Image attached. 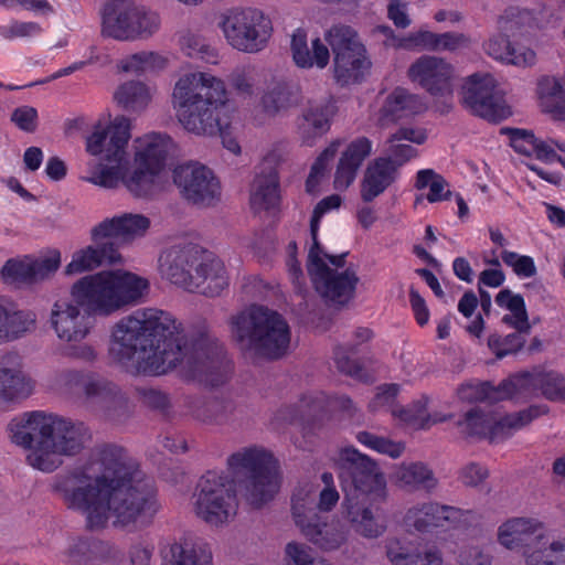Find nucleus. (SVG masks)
I'll use <instances>...</instances> for the list:
<instances>
[{
  "label": "nucleus",
  "instance_id": "nucleus-3",
  "mask_svg": "<svg viewBox=\"0 0 565 565\" xmlns=\"http://www.w3.org/2000/svg\"><path fill=\"white\" fill-rule=\"evenodd\" d=\"M150 282L137 273L113 268L75 280L68 296L60 297L50 307L47 323L56 339L66 345L68 358L93 362L97 352L85 343L94 330L93 316L108 317L141 303Z\"/></svg>",
  "mask_w": 565,
  "mask_h": 565
},
{
  "label": "nucleus",
  "instance_id": "nucleus-34",
  "mask_svg": "<svg viewBox=\"0 0 565 565\" xmlns=\"http://www.w3.org/2000/svg\"><path fill=\"white\" fill-rule=\"evenodd\" d=\"M337 113L335 100L330 97L321 102H310L302 110L298 120V134L303 141L310 142L324 134L330 126L331 118Z\"/></svg>",
  "mask_w": 565,
  "mask_h": 565
},
{
  "label": "nucleus",
  "instance_id": "nucleus-64",
  "mask_svg": "<svg viewBox=\"0 0 565 565\" xmlns=\"http://www.w3.org/2000/svg\"><path fill=\"white\" fill-rule=\"evenodd\" d=\"M457 396L463 402L497 401V388L488 383L463 384L457 390Z\"/></svg>",
  "mask_w": 565,
  "mask_h": 565
},
{
  "label": "nucleus",
  "instance_id": "nucleus-36",
  "mask_svg": "<svg viewBox=\"0 0 565 565\" xmlns=\"http://www.w3.org/2000/svg\"><path fill=\"white\" fill-rule=\"evenodd\" d=\"M157 94L154 85L142 81H128L120 84L114 92V102L131 114L143 113Z\"/></svg>",
  "mask_w": 565,
  "mask_h": 565
},
{
  "label": "nucleus",
  "instance_id": "nucleus-51",
  "mask_svg": "<svg viewBox=\"0 0 565 565\" xmlns=\"http://www.w3.org/2000/svg\"><path fill=\"white\" fill-rule=\"evenodd\" d=\"M428 397L423 396L408 406L392 408V416L401 424L415 429H426Z\"/></svg>",
  "mask_w": 565,
  "mask_h": 565
},
{
  "label": "nucleus",
  "instance_id": "nucleus-10",
  "mask_svg": "<svg viewBox=\"0 0 565 565\" xmlns=\"http://www.w3.org/2000/svg\"><path fill=\"white\" fill-rule=\"evenodd\" d=\"M217 26L232 49L249 54L263 51L273 35L269 15L256 7L225 10L218 18Z\"/></svg>",
  "mask_w": 565,
  "mask_h": 565
},
{
  "label": "nucleus",
  "instance_id": "nucleus-26",
  "mask_svg": "<svg viewBox=\"0 0 565 565\" xmlns=\"http://www.w3.org/2000/svg\"><path fill=\"white\" fill-rule=\"evenodd\" d=\"M551 18V9L543 2L534 7L510 6L499 15L497 26L500 31L511 32L512 35H523L544 29Z\"/></svg>",
  "mask_w": 565,
  "mask_h": 565
},
{
  "label": "nucleus",
  "instance_id": "nucleus-33",
  "mask_svg": "<svg viewBox=\"0 0 565 565\" xmlns=\"http://www.w3.org/2000/svg\"><path fill=\"white\" fill-rule=\"evenodd\" d=\"M391 481L396 488L406 491L433 492L438 486L435 472L423 461H403L395 465Z\"/></svg>",
  "mask_w": 565,
  "mask_h": 565
},
{
  "label": "nucleus",
  "instance_id": "nucleus-24",
  "mask_svg": "<svg viewBox=\"0 0 565 565\" xmlns=\"http://www.w3.org/2000/svg\"><path fill=\"white\" fill-rule=\"evenodd\" d=\"M35 380L25 367L23 358L10 352L0 360V391L7 403L25 401L35 392Z\"/></svg>",
  "mask_w": 565,
  "mask_h": 565
},
{
  "label": "nucleus",
  "instance_id": "nucleus-45",
  "mask_svg": "<svg viewBox=\"0 0 565 565\" xmlns=\"http://www.w3.org/2000/svg\"><path fill=\"white\" fill-rule=\"evenodd\" d=\"M415 188L419 191L428 190L426 199L429 203L447 201L451 198L448 182L433 169H423L417 172Z\"/></svg>",
  "mask_w": 565,
  "mask_h": 565
},
{
  "label": "nucleus",
  "instance_id": "nucleus-44",
  "mask_svg": "<svg viewBox=\"0 0 565 565\" xmlns=\"http://www.w3.org/2000/svg\"><path fill=\"white\" fill-rule=\"evenodd\" d=\"M167 58L153 51H140L125 56L117 63L119 72L129 74L153 73L167 66Z\"/></svg>",
  "mask_w": 565,
  "mask_h": 565
},
{
  "label": "nucleus",
  "instance_id": "nucleus-61",
  "mask_svg": "<svg viewBox=\"0 0 565 565\" xmlns=\"http://www.w3.org/2000/svg\"><path fill=\"white\" fill-rule=\"evenodd\" d=\"M502 262L512 268L513 273L520 278H531L536 275L534 259L527 255H520L515 252L503 249L500 253Z\"/></svg>",
  "mask_w": 565,
  "mask_h": 565
},
{
  "label": "nucleus",
  "instance_id": "nucleus-46",
  "mask_svg": "<svg viewBox=\"0 0 565 565\" xmlns=\"http://www.w3.org/2000/svg\"><path fill=\"white\" fill-rule=\"evenodd\" d=\"M62 263V254L58 249H49L45 254L34 257L29 256L31 284L45 281L54 276Z\"/></svg>",
  "mask_w": 565,
  "mask_h": 565
},
{
  "label": "nucleus",
  "instance_id": "nucleus-40",
  "mask_svg": "<svg viewBox=\"0 0 565 565\" xmlns=\"http://www.w3.org/2000/svg\"><path fill=\"white\" fill-rule=\"evenodd\" d=\"M511 147L519 153L535 157L544 162L556 160L553 146L546 140L537 139L531 131L513 129L510 134Z\"/></svg>",
  "mask_w": 565,
  "mask_h": 565
},
{
  "label": "nucleus",
  "instance_id": "nucleus-25",
  "mask_svg": "<svg viewBox=\"0 0 565 565\" xmlns=\"http://www.w3.org/2000/svg\"><path fill=\"white\" fill-rule=\"evenodd\" d=\"M82 396L87 407L108 416L116 415L128 404L127 396L116 383L95 373L86 374Z\"/></svg>",
  "mask_w": 565,
  "mask_h": 565
},
{
  "label": "nucleus",
  "instance_id": "nucleus-56",
  "mask_svg": "<svg viewBox=\"0 0 565 565\" xmlns=\"http://www.w3.org/2000/svg\"><path fill=\"white\" fill-rule=\"evenodd\" d=\"M315 497L309 489H301L292 498V515L296 525L302 531V525L311 524L315 516Z\"/></svg>",
  "mask_w": 565,
  "mask_h": 565
},
{
  "label": "nucleus",
  "instance_id": "nucleus-31",
  "mask_svg": "<svg viewBox=\"0 0 565 565\" xmlns=\"http://www.w3.org/2000/svg\"><path fill=\"white\" fill-rule=\"evenodd\" d=\"M227 285L228 276L223 262L204 250L186 291L214 297L218 296Z\"/></svg>",
  "mask_w": 565,
  "mask_h": 565
},
{
  "label": "nucleus",
  "instance_id": "nucleus-32",
  "mask_svg": "<svg viewBox=\"0 0 565 565\" xmlns=\"http://www.w3.org/2000/svg\"><path fill=\"white\" fill-rule=\"evenodd\" d=\"M330 46L321 38H315L308 43L307 33L297 29L290 41V53L294 63L300 68L323 70L330 62Z\"/></svg>",
  "mask_w": 565,
  "mask_h": 565
},
{
  "label": "nucleus",
  "instance_id": "nucleus-19",
  "mask_svg": "<svg viewBox=\"0 0 565 565\" xmlns=\"http://www.w3.org/2000/svg\"><path fill=\"white\" fill-rule=\"evenodd\" d=\"M173 181L180 194L194 204L211 205L221 196V185L207 167L191 162L177 167Z\"/></svg>",
  "mask_w": 565,
  "mask_h": 565
},
{
  "label": "nucleus",
  "instance_id": "nucleus-58",
  "mask_svg": "<svg viewBox=\"0 0 565 565\" xmlns=\"http://www.w3.org/2000/svg\"><path fill=\"white\" fill-rule=\"evenodd\" d=\"M536 51L521 39H511L508 56L504 65L519 68L532 67L536 64Z\"/></svg>",
  "mask_w": 565,
  "mask_h": 565
},
{
  "label": "nucleus",
  "instance_id": "nucleus-60",
  "mask_svg": "<svg viewBox=\"0 0 565 565\" xmlns=\"http://www.w3.org/2000/svg\"><path fill=\"white\" fill-rule=\"evenodd\" d=\"M497 29L499 28L497 26ZM511 36H513L511 32L497 30V32L489 35V38L483 42L482 50L484 54L492 60L504 64L511 43Z\"/></svg>",
  "mask_w": 565,
  "mask_h": 565
},
{
  "label": "nucleus",
  "instance_id": "nucleus-12",
  "mask_svg": "<svg viewBox=\"0 0 565 565\" xmlns=\"http://www.w3.org/2000/svg\"><path fill=\"white\" fill-rule=\"evenodd\" d=\"M324 41L333 54V76L337 83L355 84L369 74L372 62L353 28L345 24L332 25L324 32Z\"/></svg>",
  "mask_w": 565,
  "mask_h": 565
},
{
  "label": "nucleus",
  "instance_id": "nucleus-8",
  "mask_svg": "<svg viewBox=\"0 0 565 565\" xmlns=\"http://www.w3.org/2000/svg\"><path fill=\"white\" fill-rule=\"evenodd\" d=\"M227 468L235 478H244L239 491L254 508H262L279 491V462L263 446L252 445L237 449L227 458Z\"/></svg>",
  "mask_w": 565,
  "mask_h": 565
},
{
  "label": "nucleus",
  "instance_id": "nucleus-39",
  "mask_svg": "<svg viewBox=\"0 0 565 565\" xmlns=\"http://www.w3.org/2000/svg\"><path fill=\"white\" fill-rule=\"evenodd\" d=\"M547 413L545 406H530L529 408L514 414L501 415L492 413L491 441L498 443L512 436L515 431L527 426L534 419Z\"/></svg>",
  "mask_w": 565,
  "mask_h": 565
},
{
  "label": "nucleus",
  "instance_id": "nucleus-15",
  "mask_svg": "<svg viewBox=\"0 0 565 565\" xmlns=\"http://www.w3.org/2000/svg\"><path fill=\"white\" fill-rule=\"evenodd\" d=\"M462 105L473 115L498 121L511 114L504 99V90L497 78L488 72L467 76L461 85Z\"/></svg>",
  "mask_w": 565,
  "mask_h": 565
},
{
  "label": "nucleus",
  "instance_id": "nucleus-42",
  "mask_svg": "<svg viewBox=\"0 0 565 565\" xmlns=\"http://www.w3.org/2000/svg\"><path fill=\"white\" fill-rule=\"evenodd\" d=\"M497 305L508 310L509 313L502 318V321L521 332L530 331L529 316L524 299L521 295L514 294L510 289H502L495 297Z\"/></svg>",
  "mask_w": 565,
  "mask_h": 565
},
{
  "label": "nucleus",
  "instance_id": "nucleus-30",
  "mask_svg": "<svg viewBox=\"0 0 565 565\" xmlns=\"http://www.w3.org/2000/svg\"><path fill=\"white\" fill-rule=\"evenodd\" d=\"M397 164L388 157H377L366 166L361 183L360 196L370 203L382 195L398 179Z\"/></svg>",
  "mask_w": 565,
  "mask_h": 565
},
{
  "label": "nucleus",
  "instance_id": "nucleus-20",
  "mask_svg": "<svg viewBox=\"0 0 565 565\" xmlns=\"http://www.w3.org/2000/svg\"><path fill=\"white\" fill-rule=\"evenodd\" d=\"M408 79L430 95L445 96L452 92L455 67L436 55H422L407 70Z\"/></svg>",
  "mask_w": 565,
  "mask_h": 565
},
{
  "label": "nucleus",
  "instance_id": "nucleus-6",
  "mask_svg": "<svg viewBox=\"0 0 565 565\" xmlns=\"http://www.w3.org/2000/svg\"><path fill=\"white\" fill-rule=\"evenodd\" d=\"M228 102L225 81L211 72L182 73L171 92V106L179 124L196 136H211L220 129L217 110Z\"/></svg>",
  "mask_w": 565,
  "mask_h": 565
},
{
  "label": "nucleus",
  "instance_id": "nucleus-38",
  "mask_svg": "<svg viewBox=\"0 0 565 565\" xmlns=\"http://www.w3.org/2000/svg\"><path fill=\"white\" fill-rule=\"evenodd\" d=\"M280 200L278 175L270 167L256 174L250 192V206L257 212L270 211L278 206Z\"/></svg>",
  "mask_w": 565,
  "mask_h": 565
},
{
  "label": "nucleus",
  "instance_id": "nucleus-43",
  "mask_svg": "<svg viewBox=\"0 0 565 565\" xmlns=\"http://www.w3.org/2000/svg\"><path fill=\"white\" fill-rule=\"evenodd\" d=\"M181 51L191 58L215 65L218 63V50L206 38L193 31H184L179 39Z\"/></svg>",
  "mask_w": 565,
  "mask_h": 565
},
{
  "label": "nucleus",
  "instance_id": "nucleus-9",
  "mask_svg": "<svg viewBox=\"0 0 565 565\" xmlns=\"http://www.w3.org/2000/svg\"><path fill=\"white\" fill-rule=\"evenodd\" d=\"M102 35L119 42L149 40L161 28L160 13L132 0H109L100 12Z\"/></svg>",
  "mask_w": 565,
  "mask_h": 565
},
{
  "label": "nucleus",
  "instance_id": "nucleus-53",
  "mask_svg": "<svg viewBox=\"0 0 565 565\" xmlns=\"http://www.w3.org/2000/svg\"><path fill=\"white\" fill-rule=\"evenodd\" d=\"M545 539L543 551L532 557V565H565V532Z\"/></svg>",
  "mask_w": 565,
  "mask_h": 565
},
{
  "label": "nucleus",
  "instance_id": "nucleus-49",
  "mask_svg": "<svg viewBox=\"0 0 565 565\" xmlns=\"http://www.w3.org/2000/svg\"><path fill=\"white\" fill-rule=\"evenodd\" d=\"M230 84L235 94L246 100L255 96L262 81L260 75L254 67H241L231 73Z\"/></svg>",
  "mask_w": 565,
  "mask_h": 565
},
{
  "label": "nucleus",
  "instance_id": "nucleus-47",
  "mask_svg": "<svg viewBox=\"0 0 565 565\" xmlns=\"http://www.w3.org/2000/svg\"><path fill=\"white\" fill-rule=\"evenodd\" d=\"M340 140L332 141L317 158L311 167L310 173L306 182L308 193L315 194L320 190L321 184L327 178L329 163L333 160L339 151Z\"/></svg>",
  "mask_w": 565,
  "mask_h": 565
},
{
  "label": "nucleus",
  "instance_id": "nucleus-41",
  "mask_svg": "<svg viewBox=\"0 0 565 565\" xmlns=\"http://www.w3.org/2000/svg\"><path fill=\"white\" fill-rule=\"evenodd\" d=\"M164 565H212V551L203 542L175 543Z\"/></svg>",
  "mask_w": 565,
  "mask_h": 565
},
{
  "label": "nucleus",
  "instance_id": "nucleus-21",
  "mask_svg": "<svg viewBox=\"0 0 565 565\" xmlns=\"http://www.w3.org/2000/svg\"><path fill=\"white\" fill-rule=\"evenodd\" d=\"M263 84L259 102L252 111L256 125H264L299 105L301 96L297 86L275 76L265 79Z\"/></svg>",
  "mask_w": 565,
  "mask_h": 565
},
{
  "label": "nucleus",
  "instance_id": "nucleus-59",
  "mask_svg": "<svg viewBox=\"0 0 565 565\" xmlns=\"http://www.w3.org/2000/svg\"><path fill=\"white\" fill-rule=\"evenodd\" d=\"M0 276L9 284H31L29 256L7 260L0 270Z\"/></svg>",
  "mask_w": 565,
  "mask_h": 565
},
{
  "label": "nucleus",
  "instance_id": "nucleus-55",
  "mask_svg": "<svg viewBox=\"0 0 565 565\" xmlns=\"http://www.w3.org/2000/svg\"><path fill=\"white\" fill-rule=\"evenodd\" d=\"M356 439L369 449L386 455L393 459L399 458L405 451L404 443L395 441L369 431L358 433Z\"/></svg>",
  "mask_w": 565,
  "mask_h": 565
},
{
  "label": "nucleus",
  "instance_id": "nucleus-1",
  "mask_svg": "<svg viewBox=\"0 0 565 565\" xmlns=\"http://www.w3.org/2000/svg\"><path fill=\"white\" fill-rule=\"evenodd\" d=\"M52 489L93 531L147 527L162 507L153 481L117 446L99 448L85 466L57 475Z\"/></svg>",
  "mask_w": 565,
  "mask_h": 565
},
{
  "label": "nucleus",
  "instance_id": "nucleus-37",
  "mask_svg": "<svg viewBox=\"0 0 565 565\" xmlns=\"http://www.w3.org/2000/svg\"><path fill=\"white\" fill-rule=\"evenodd\" d=\"M375 504L366 501H347L345 515L354 531L366 539H377L386 531L385 524L375 515Z\"/></svg>",
  "mask_w": 565,
  "mask_h": 565
},
{
  "label": "nucleus",
  "instance_id": "nucleus-23",
  "mask_svg": "<svg viewBox=\"0 0 565 565\" xmlns=\"http://www.w3.org/2000/svg\"><path fill=\"white\" fill-rule=\"evenodd\" d=\"M426 108L423 99L403 87L380 94L372 117L380 127H387L402 119L409 118L424 111Z\"/></svg>",
  "mask_w": 565,
  "mask_h": 565
},
{
  "label": "nucleus",
  "instance_id": "nucleus-62",
  "mask_svg": "<svg viewBox=\"0 0 565 565\" xmlns=\"http://www.w3.org/2000/svg\"><path fill=\"white\" fill-rule=\"evenodd\" d=\"M342 204V198L339 194H331L329 196L323 198L321 201L317 203L312 211L311 220H310V233L312 238V246L319 245L317 241L318 231L320 221L322 217L338 210Z\"/></svg>",
  "mask_w": 565,
  "mask_h": 565
},
{
  "label": "nucleus",
  "instance_id": "nucleus-57",
  "mask_svg": "<svg viewBox=\"0 0 565 565\" xmlns=\"http://www.w3.org/2000/svg\"><path fill=\"white\" fill-rule=\"evenodd\" d=\"M43 29L35 21L12 20L7 24L0 25V36L4 40H31L42 34Z\"/></svg>",
  "mask_w": 565,
  "mask_h": 565
},
{
  "label": "nucleus",
  "instance_id": "nucleus-7",
  "mask_svg": "<svg viewBox=\"0 0 565 565\" xmlns=\"http://www.w3.org/2000/svg\"><path fill=\"white\" fill-rule=\"evenodd\" d=\"M231 332L239 351L247 358L279 359L290 348L291 329L277 311L253 306L234 316Z\"/></svg>",
  "mask_w": 565,
  "mask_h": 565
},
{
  "label": "nucleus",
  "instance_id": "nucleus-29",
  "mask_svg": "<svg viewBox=\"0 0 565 565\" xmlns=\"http://www.w3.org/2000/svg\"><path fill=\"white\" fill-rule=\"evenodd\" d=\"M373 142L366 137L350 140L341 151L333 179L337 190H347L355 180L363 162L372 154Z\"/></svg>",
  "mask_w": 565,
  "mask_h": 565
},
{
  "label": "nucleus",
  "instance_id": "nucleus-52",
  "mask_svg": "<svg viewBox=\"0 0 565 565\" xmlns=\"http://www.w3.org/2000/svg\"><path fill=\"white\" fill-rule=\"evenodd\" d=\"M0 303L6 313V318L3 320L2 330H3V341L12 337H19L31 329L34 328L35 324V313L32 311H14L9 312L3 298L0 297Z\"/></svg>",
  "mask_w": 565,
  "mask_h": 565
},
{
  "label": "nucleus",
  "instance_id": "nucleus-16",
  "mask_svg": "<svg viewBox=\"0 0 565 565\" xmlns=\"http://www.w3.org/2000/svg\"><path fill=\"white\" fill-rule=\"evenodd\" d=\"M449 523L458 529L469 530L480 524V515L470 510L441 505L436 502H418L408 507L403 515V526L411 531L425 532L433 526Z\"/></svg>",
  "mask_w": 565,
  "mask_h": 565
},
{
  "label": "nucleus",
  "instance_id": "nucleus-14",
  "mask_svg": "<svg viewBox=\"0 0 565 565\" xmlns=\"http://www.w3.org/2000/svg\"><path fill=\"white\" fill-rule=\"evenodd\" d=\"M335 461L349 469L356 501L381 504L388 499L386 477L374 459L352 446H344L338 449Z\"/></svg>",
  "mask_w": 565,
  "mask_h": 565
},
{
  "label": "nucleus",
  "instance_id": "nucleus-50",
  "mask_svg": "<svg viewBox=\"0 0 565 565\" xmlns=\"http://www.w3.org/2000/svg\"><path fill=\"white\" fill-rule=\"evenodd\" d=\"M451 554L458 565H492L493 556L488 548L473 541L457 545Z\"/></svg>",
  "mask_w": 565,
  "mask_h": 565
},
{
  "label": "nucleus",
  "instance_id": "nucleus-48",
  "mask_svg": "<svg viewBox=\"0 0 565 565\" xmlns=\"http://www.w3.org/2000/svg\"><path fill=\"white\" fill-rule=\"evenodd\" d=\"M492 419V412L475 408L465 415V418L458 423V426L461 433L467 436L484 437L491 441Z\"/></svg>",
  "mask_w": 565,
  "mask_h": 565
},
{
  "label": "nucleus",
  "instance_id": "nucleus-5",
  "mask_svg": "<svg viewBox=\"0 0 565 565\" xmlns=\"http://www.w3.org/2000/svg\"><path fill=\"white\" fill-rule=\"evenodd\" d=\"M8 436L12 444L26 450L25 461L30 467L46 473L57 470L65 457L81 454L89 440L83 424L43 411L12 418Z\"/></svg>",
  "mask_w": 565,
  "mask_h": 565
},
{
  "label": "nucleus",
  "instance_id": "nucleus-28",
  "mask_svg": "<svg viewBox=\"0 0 565 565\" xmlns=\"http://www.w3.org/2000/svg\"><path fill=\"white\" fill-rule=\"evenodd\" d=\"M302 535L319 550L333 552L344 546L350 537V527L339 518L315 516L311 524L302 525Z\"/></svg>",
  "mask_w": 565,
  "mask_h": 565
},
{
  "label": "nucleus",
  "instance_id": "nucleus-17",
  "mask_svg": "<svg viewBox=\"0 0 565 565\" xmlns=\"http://www.w3.org/2000/svg\"><path fill=\"white\" fill-rule=\"evenodd\" d=\"M555 533L536 519L510 518L498 526L497 541L509 551L523 548L525 565H532V557L543 551L542 542Z\"/></svg>",
  "mask_w": 565,
  "mask_h": 565
},
{
  "label": "nucleus",
  "instance_id": "nucleus-4",
  "mask_svg": "<svg viewBox=\"0 0 565 565\" xmlns=\"http://www.w3.org/2000/svg\"><path fill=\"white\" fill-rule=\"evenodd\" d=\"M131 120L119 115L114 118L100 117L89 126L85 136V150L93 157H100L103 163L94 164L82 179L104 189L124 185L132 195H152L160 183L174 145L161 132H149L134 141V163L130 164L128 145L131 139Z\"/></svg>",
  "mask_w": 565,
  "mask_h": 565
},
{
  "label": "nucleus",
  "instance_id": "nucleus-13",
  "mask_svg": "<svg viewBox=\"0 0 565 565\" xmlns=\"http://www.w3.org/2000/svg\"><path fill=\"white\" fill-rule=\"evenodd\" d=\"M343 256H330L320 245L311 246L308 273L317 292L326 300L344 305L352 299L359 277L353 268H343Z\"/></svg>",
  "mask_w": 565,
  "mask_h": 565
},
{
  "label": "nucleus",
  "instance_id": "nucleus-27",
  "mask_svg": "<svg viewBox=\"0 0 565 565\" xmlns=\"http://www.w3.org/2000/svg\"><path fill=\"white\" fill-rule=\"evenodd\" d=\"M120 262L121 255L115 248L114 243L93 242L72 253L71 260L65 265L63 274L66 277H74L94 271L104 264L115 265Z\"/></svg>",
  "mask_w": 565,
  "mask_h": 565
},
{
  "label": "nucleus",
  "instance_id": "nucleus-18",
  "mask_svg": "<svg viewBox=\"0 0 565 565\" xmlns=\"http://www.w3.org/2000/svg\"><path fill=\"white\" fill-rule=\"evenodd\" d=\"M204 249L191 243H177L161 249L157 270L161 279L186 290Z\"/></svg>",
  "mask_w": 565,
  "mask_h": 565
},
{
  "label": "nucleus",
  "instance_id": "nucleus-22",
  "mask_svg": "<svg viewBox=\"0 0 565 565\" xmlns=\"http://www.w3.org/2000/svg\"><path fill=\"white\" fill-rule=\"evenodd\" d=\"M151 218L142 213L125 212L107 217L90 228L92 242L98 243L106 238H116L121 243L131 244L146 237L151 228Z\"/></svg>",
  "mask_w": 565,
  "mask_h": 565
},
{
  "label": "nucleus",
  "instance_id": "nucleus-11",
  "mask_svg": "<svg viewBox=\"0 0 565 565\" xmlns=\"http://www.w3.org/2000/svg\"><path fill=\"white\" fill-rule=\"evenodd\" d=\"M190 507L200 521L212 527H222L236 516L238 502L227 479L209 471L199 480Z\"/></svg>",
  "mask_w": 565,
  "mask_h": 565
},
{
  "label": "nucleus",
  "instance_id": "nucleus-35",
  "mask_svg": "<svg viewBox=\"0 0 565 565\" xmlns=\"http://www.w3.org/2000/svg\"><path fill=\"white\" fill-rule=\"evenodd\" d=\"M535 95L542 113L554 120L565 121V90L558 77L553 75L539 77Z\"/></svg>",
  "mask_w": 565,
  "mask_h": 565
},
{
  "label": "nucleus",
  "instance_id": "nucleus-63",
  "mask_svg": "<svg viewBox=\"0 0 565 565\" xmlns=\"http://www.w3.org/2000/svg\"><path fill=\"white\" fill-rule=\"evenodd\" d=\"M523 344L524 339L519 333L508 334L503 338L494 333L488 338V348L498 359L518 352Z\"/></svg>",
  "mask_w": 565,
  "mask_h": 565
},
{
  "label": "nucleus",
  "instance_id": "nucleus-2",
  "mask_svg": "<svg viewBox=\"0 0 565 565\" xmlns=\"http://www.w3.org/2000/svg\"><path fill=\"white\" fill-rule=\"evenodd\" d=\"M108 353L127 372L162 375L178 370L188 380L217 384L225 373L222 347L202 337L188 342L170 312L146 308L120 318L110 330Z\"/></svg>",
  "mask_w": 565,
  "mask_h": 565
},
{
  "label": "nucleus",
  "instance_id": "nucleus-54",
  "mask_svg": "<svg viewBox=\"0 0 565 565\" xmlns=\"http://www.w3.org/2000/svg\"><path fill=\"white\" fill-rule=\"evenodd\" d=\"M536 370L525 371L512 375L497 387L498 398H509L518 394L530 393L536 390Z\"/></svg>",
  "mask_w": 565,
  "mask_h": 565
}]
</instances>
